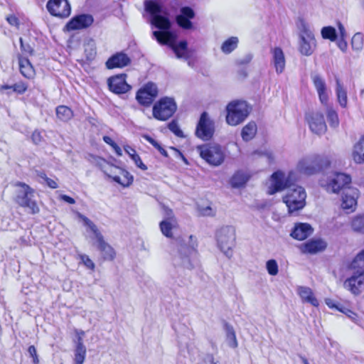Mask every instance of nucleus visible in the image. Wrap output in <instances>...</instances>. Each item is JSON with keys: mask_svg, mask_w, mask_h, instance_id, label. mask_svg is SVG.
Listing matches in <instances>:
<instances>
[{"mask_svg": "<svg viewBox=\"0 0 364 364\" xmlns=\"http://www.w3.org/2000/svg\"><path fill=\"white\" fill-rule=\"evenodd\" d=\"M14 186L18 188L13 198L18 207L24 209L28 214L33 215L39 214L41 208L35 199L36 190L21 181H16Z\"/></svg>", "mask_w": 364, "mask_h": 364, "instance_id": "f257e3e1", "label": "nucleus"}, {"mask_svg": "<svg viewBox=\"0 0 364 364\" xmlns=\"http://www.w3.org/2000/svg\"><path fill=\"white\" fill-rule=\"evenodd\" d=\"M97 166L106 177L124 188L130 186L134 182V176L127 170L109 163L105 159L99 158Z\"/></svg>", "mask_w": 364, "mask_h": 364, "instance_id": "f03ea898", "label": "nucleus"}, {"mask_svg": "<svg viewBox=\"0 0 364 364\" xmlns=\"http://www.w3.org/2000/svg\"><path fill=\"white\" fill-rule=\"evenodd\" d=\"M350 266L351 269L361 272L346 279L343 286L353 294L359 295L364 291V249L355 257Z\"/></svg>", "mask_w": 364, "mask_h": 364, "instance_id": "7ed1b4c3", "label": "nucleus"}, {"mask_svg": "<svg viewBox=\"0 0 364 364\" xmlns=\"http://www.w3.org/2000/svg\"><path fill=\"white\" fill-rule=\"evenodd\" d=\"M269 180L270 184L267 187V194L272 196L294 186L297 181V177L293 171L286 174L284 171L277 170L272 173Z\"/></svg>", "mask_w": 364, "mask_h": 364, "instance_id": "20e7f679", "label": "nucleus"}, {"mask_svg": "<svg viewBox=\"0 0 364 364\" xmlns=\"http://www.w3.org/2000/svg\"><path fill=\"white\" fill-rule=\"evenodd\" d=\"M251 107L243 100H232L226 106V122L230 126H237L243 122L251 112Z\"/></svg>", "mask_w": 364, "mask_h": 364, "instance_id": "39448f33", "label": "nucleus"}, {"mask_svg": "<svg viewBox=\"0 0 364 364\" xmlns=\"http://www.w3.org/2000/svg\"><path fill=\"white\" fill-rule=\"evenodd\" d=\"M331 161L327 157L319 155L306 156L297 164V171L303 175L311 176L329 167Z\"/></svg>", "mask_w": 364, "mask_h": 364, "instance_id": "423d86ee", "label": "nucleus"}, {"mask_svg": "<svg viewBox=\"0 0 364 364\" xmlns=\"http://www.w3.org/2000/svg\"><path fill=\"white\" fill-rule=\"evenodd\" d=\"M306 193L304 188L295 185L290 188L287 194L282 197V201L287 207L288 213L292 214L306 205Z\"/></svg>", "mask_w": 364, "mask_h": 364, "instance_id": "0eeeda50", "label": "nucleus"}, {"mask_svg": "<svg viewBox=\"0 0 364 364\" xmlns=\"http://www.w3.org/2000/svg\"><path fill=\"white\" fill-rule=\"evenodd\" d=\"M177 110V105L173 98L161 97L152 107V115L159 121H166L173 116Z\"/></svg>", "mask_w": 364, "mask_h": 364, "instance_id": "6e6552de", "label": "nucleus"}, {"mask_svg": "<svg viewBox=\"0 0 364 364\" xmlns=\"http://www.w3.org/2000/svg\"><path fill=\"white\" fill-rule=\"evenodd\" d=\"M197 151L200 156L211 166H218L223 163L225 154L218 144H205L198 145Z\"/></svg>", "mask_w": 364, "mask_h": 364, "instance_id": "1a4fd4ad", "label": "nucleus"}, {"mask_svg": "<svg viewBox=\"0 0 364 364\" xmlns=\"http://www.w3.org/2000/svg\"><path fill=\"white\" fill-rule=\"evenodd\" d=\"M215 132V122L208 112H202L196 127V136L205 141H209L213 137Z\"/></svg>", "mask_w": 364, "mask_h": 364, "instance_id": "9d476101", "label": "nucleus"}, {"mask_svg": "<svg viewBox=\"0 0 364 364\" xmlns=\"http://www.w3.org/2000/svg\"><path fill=\"white\" fill-rule=\"evenodd\" d=\"M157 86L152 82H149L139 88L136 93L138 103L144 107H150L158 95Z\"/></svg>", "mask_w": 364, "mask_h": 364, "instance_id": "9b49d317", "label": "nucleus"}, {"mask_svg": "<svg viewBox=\"0 0 364 364\" xmlns=\"http://www.w3.org/2000/svg\"><path fill=\"white\" fill-rule=\"evenodd\" d=\"M126 73L116 74L107 80L108 90L113 94L120 95L129 92L132 87L127 81Z\"/></svg>", "mask_w": 364, "mask_h": 364, "instance_id": "f8f14e48", "label": "nucleus"}, {"mask_svg": "<svg viewBox=\"0 0 364 364\" xmlns=\"http://www.w3.org/2000/svg\"><path fill=\"white\" fill-rule=\"evenodd\" d=\"M216 238L220 249L225 252L232 248L235 243V230L232 226H224L216 232Z\"/></svg>", "mask_w": 364, "mask_h": 364, "instance_id": "ddd939ff", "label": "nucleus"}, {"mask_svg": "<svg viewBox=\"0 0 364 364\" xmlns=\"http://www.w3.org/2000/svg\"><path fill=\"white\" fill-rule=\"evenodd\" d=\"M46 9L50 16L62 19L68 18L71 14L68 0H48Z\"/></svg>", "mask_w": 364, "mask_h": 364, "instance_id": "4468645a", "label": "nucleus"}, {"mask_svg": "<svg viewBox=\"0 0 364 364\" xmlns=\"http://www.w3.org/2000/svg\"><path fill=\"white\" fill-rule=\"evenodd\" d=\"M305 119L312 132L321 134L326 132L327 127L321 112H309L306 113Z\"/></svg>", "mask_w": 364, "mask_h": 364, "instance_id": "2eb2a0df", "label": "nucleus"}, {"mask_svg": "<svg viewBox=\"0 0 364 364\" xmlns=\"http://www.w3.org/2000/svg\"><path fill=\"white\" fill-rule=\"evenodd\" d=\"M94 23V18L91 14H82L71 18L65 24V28L68 31L86 29Z\"/></svg>", "mask_w": 364, "mask_h": 364, "instance_id": "dca6fc26", "label": "nucleus"}, {"mask_svg": "<svg viewBox=\"0 0 364 364\" xmlns=\"http://www.w3.org/2000/svg\"><path fill=\"white\" fill-rule=\"evenodd\" d=\"M316 46V39L314 33L309 29H304L300 36L299 52L304 55H311Z\"/></svg>", "mask_w": 364, "mask_h": 364, "instance_id": "f3484780", "label": "nucleus"}, {"mask_svg": "<svg viewBox=\"0 0 364 364\" xmlns=\"http://www.w3.org/2000/svg\"><path fill=\"white\" fill-rule=\"evenodd\" d=\"M16 58L21 75L26 80H34L36 75V69L28 58L19 53L16 55Z\"/></svg>", "mask_w": 364, "mask_h": 364, "instance_id": "a211bd4d", "label": "nucleus"}, {"mask_svg": "<svg viewBox=\"0 0 364 364\" xmlns=\"http://www.w3.org/2000/svg\"><path fill=\"white\" fill-rule=\"evenodd\" d=\"M350 183L351 178L349 175L336 173L328 183V189H331L333 193H338L343 189L348 188Z\"/></svg>", "mask_w": 364, "mask_h": 364, "instance_id": "6ab92c4d", "label": "nucleus"}, {"mask_svg": "<svg viewBox=\"0 0 364 364\" xmlns=\"http://www.w3.org/2000/svg\"><path fill=\"white\" fill-rule=\"evenodd\" d=\"M326 242L320 238H313L302 243L299 246L301 252L304 254L315 255L326 250Z\"/></svg>", "mask_w": 364, "mask_h": 364, "instance_id": "aec40b11", "label": "nucleus"}, {"mask_svg": "<svg viewBox=\"0 0 364 364\" xmlns=\"http://www.w3.org/2000/svg\"><path fill=\"white\" fill-rule=\"evenodd\" d=\"M196 16L195 11L190 6H183L181 9V14L176 17V22L183 29L189 30L193 28L191 19Z\"/></svg>", "mask_w": 364, "mask_h": 364, "instance_id": "412c9836", "label": "nucleus"}, {"mask_svg": "<svg viewBox=\"0 0 364 364\" xmlns=\"http://www.w3.org/2000/svg\"><path fill=\"white\" fill-rule=\"evenodd\" d=\"M131 63L130 58L123 52H117L111 55L105 63V66L109 70L123 68Z\"/></svg>", "mask_w": 364, "mask_h": 364, "instance_id": "4be33fe9", "label": "nucleus"}, {"mask_svg": "<svg viewBox=\"0 0 364 364\" xmlns=\"http://www.w3.org/2000/svg\"><path fill=\"white\" fill-rule=\"evenodd\" d=\"M166 219L162 220L160 224V230L162 234L168 238H172L173 234L172 230L177 227V220L171 209H166Z\"/></svg>", "mask_w": 364, "mask_h": 364, "instance_id": "5701e85b", "label": "nucleus"}, {"mask_svg": "<svg viewBox=\"0 0 364 364\" xmlns=\"http://www.w3.org/2000/svg\"><path fill=\"white\" fill-rule=\"evenodd\" d=\"M313 232L314 229L310 224L298 223L294 225L290 235L296 240L302 241L311 236Z\"/></svg>", "mask_w": 364, "mask_h": 364, "instance_id": "b1692460", "label": "nucleus"}, {"mask_svg": "<svg viewBox=\"0 0 364 364\" xmlns=\"http://www.w3.org/2000/svg\"><path fill=\"white\" fill-rule=\"evenodd\" d=\"M77 334V342L76 343L74 353V364H83L86 357V348L83 344L82 336L85 335L83 331H76Z\"/></svg>", "mask_w": 364, "mask_h": 364, "instance_id": "393cba45", "label": "nucleus"}, {"mask_svg": "<svg viewBox=\"0 0 364 364\" xmlns=\"http://www.w3.org/2000/svg\"><path fill=\"white\" fill-rule=\"evenodd\" d=\"M97 243V249L101 253V259L103 262H112L117 257L115 250L109 243H107L105 239H101V240Z\"/></svg>", "mask_w": 364, "mask_h": 364, "instance_id": "a878e982", "label": "nucleus"}, {"mask_svg": "<svg viewBox=\"0 0 364 364\" xmlns=\"http://www.w3.org/2000/svg\"><path fill=\"white\" fill-rule=\"evenodd\" d=\"M312 81L317 90L321 103L324 106H328L329 97L324 80L319 75H315Z\"/></svg>", "mask_w": 364, "mask_h": 364, "instance_id": "bb28decb", "label": "nucleus"}, {"mask_svg": "<svg viewBox=\"0 0 364 364\" xmlns=\"http://www.w3.org/2000/svg\"><path fill=\"white\" fill-rule=\"evenodd\" d=\"M272 63L277 73H282L285 68V56L280 47H275L272 49Z\"/></svg>", "mask_w": 364, "mask_h": 364, "instance_id": "cd10ccee", "label": "nucleus"}, {"mask_svg": "<svg viewBox=\"0 0 364 364\" xmlns=\"http://www.w3.org/2000/svg\"><path fill=\"white\" fill-rule=\"evenodd\" d=\"M156 41L161 45H166L169 47L176 41V35L169 30L155 31L153 32Z\"/></svg>", "mask_w": 364, "mask_h": 364, "instance_id": "c85d7f7f", "label": "nucleus"}, {"mask_svg": "<svg viewBox=\"0 0 364 364\" xmlns=\"http://www.w3.org/2000/svg\"><path fill=\"white\" fill-rule=\"evenodd\" d=\"M251 178V174L243 170L236 171L230 178V184L233 188L244 187Z\"/></svg>", "mask_w": 364, "mask_h": 364, "instance_id": "c756f323", "label": "nucleus"}, {"mask_svg": "<svg viewBox=\"0 0 364 364\" xmlns=\"http://www.w3.org/2000/svg\"><path fill=\"white\" fill-rule=\"evenodd\" d=\"M353 191V194L343 192L342 196L341 208L348 213L355 211L357 206V198L354 196L355 191Z\"/></svg>", "mask_w": 364, "mask_h": 364, "instance_id": "7c9ffc66", "label": "nucleus"}, {"mask_svg": "<svg viewBox=\"0 0 364 364\" xmlns=\"http://www.w3.org/2000/svg\"><path fill=\"white\" fill-rule=\"evenodd\" d=\"M298 294L304 302L309 303L315 307L318 306L319 302L309 287H300L298 289Z\"/></svg>", "mask_w": 364, "mask_h": 364, "instance_id": "2f4dec72", "label": "nucleus"}, {"mask_svg": "<svg viewBox=\"0 0 364 364\" xmlns=\"http://www.w3.org/2000/svg\"><path fill=\"white\" fill-rule=\"evenodd\" d=\"M123 149L125 153L134 161L136 166H137L142 171H146L148 169L147 166L143 163L140 156L136 153L134 147L131 146L129 144H125L123 146Z\"/></svg>", "mask_w": 364, "mask_h": 364, "instance_id": "473e14b6", "label": "nucleus"}, {"mask_svg": "<svg viewBox=\"0 0 364 364\" xmlns=\"http://www.w3.org/2000/svg\"><path fill=\"white\" fill-rule=\"evenodd\" d=\"M352 158L356 164H364V134L354 145Z\"/></svg>", "mask_w": 364, "mask_h": 364, "instance_id": "72a5a7b5", "label": "nucleus"}, {"mask_svg": "<svg viewBox=\"0 0 364 364\" xmlns=\"http://www.w3.org/2000/svg\"><path fill=\"white\" fill-rule=\"evenodd\" d=\"M336 94L338 102L342 107L346 108L348 104L347 91L339 77H336Z\"/></svg>", "mask_w": 364, "mask_h": 364, "instance_id": "f704fd0d", "label": "nucleus"}, {"mask_svg": "<svg viewBox=\"0 0 364 364\" xmlns=\"http://www.w3.org/2000/svg\"><path fill=\"white\" fill-rule=\"evenodd\" d=\"M57 118L63 122H68L74 117L73 110L66 105H58L55 108Z\"/></svg>", "mask_w": 364, "mask_h": 364, "instance_id": "c9c22d12", "label": "nucleus"}, {"mask_svg": "<svg viewBox=\"0 0 364 364\" xmlns=\"http://www.w3.org/2000/svg\"><path fill=\"white\" fill-rule=\"evenodd\" d=\"M174 52L178 58L187 59L188 55V43L186 40H183L176 43L174 42L170 47Z\"/></svg>", "mask_w": 364, "mask_h": 364, "instance_id": "e433bc0d", "label": "nucleus"}, {"mask_svg": "<svg viewBox=\"0 0 364 364\" xmlns=\"http://www.w3.org/2000/svg\"><path fill=\"white\" fill-rule=\"evenodd\" d=\"M257 127L255 122L251 121L244 126L241 131V136L245 141L252 140L256 135Z\"/></svg>", "mask_w": 364, "mask_h": 364, "instance_id": "4c0bfd02", "label": "nucleus"}, {"mask_svg": "<svg viewBox=\"0 0 364 364\" xmlns=\"http://www.w3.org/2000/svg\"><path fill=\"white\" fill-rule=\"evenodd\" d=\"M151 23L160 31L170 30L171 23L168 17L159 15L155 16L151 19Z\"/></svg>", "mask_w": 364, "mask_h": 364, "instance_id": "58836bf2", "label": "nucleus"}, {"mask_svg": "<svg viewBox=\"0 0 364 364\" xmlns=\"http://www.w3.org/2000/svg\"><path fill=\"white\" fill-rule=\"evenodd\" d=\"M239 40L237 37L231 36L225 40L221 45V50L225 54L232 53L238 46Z\"/></svg>", "mask_w": 364, "mask_h": 364, "instance_id": "ea45409f", "label": "nucleus"}, {"mask_svg": "<svg viewBox=\"0 0 364 364\" xmlns=\"http://www.w3.org/2000/svg\"><path fill=\"white\" fill-rule=\"evenodd\" d=\"M223 327L226 332V337L229 341L230 346L232 348H236L238 346V343L233 327L227 322L224 323Z\"/></svg>", "mask_w": 364, "mask_h": 364, "instance_id": "a19ab883", "label": "nucleus"}, {"mask_svg": "<svg viewBox=\"0 0 364 364\" xmlns=\"http://www.w3.org/2000/svg\"><path fill=\"white\" fill-rule=\"evenodd\" d=\"M144 6L146 11L151 15L152 18L155 16H159L162 11L161 4L152 0L145 1Z\"/></svg>", "mask_w": 364, "mask_h": 364, "instance_id": "79ce46f5", "label": "nucleus"}, {"mask_svg": "<svg viewBox=\"0 0 364 364\" xmlns=\"http://www.w3.org/2000/svg\"><path fill=\"white\" fill-rule=\"evenodd\" d=\"M350 226L353 231L364 233V215H358L353 217Z\"/></svg>", "mask_w": 364, "mask_h": 364, "instance_id": "37998d69", "label": "nucleus"}, {"mask_svg": "<svg viewBox=\"0 0 364 364\" xmlns=\"http://www.w3.org/2000/svg\"><path fill=\"white\" fill-rule=\"evenodd\" d=\"M327 120L331 127L336 128L339 125V119L337 112L331 107L326 110Z\"/></svg>", "mask_w": 364, "mask_h": 364, "instance_id": "c03bdc74", "label": "nucleus"}, {"mask_svg": "<svg viewBox=\"0 0 364 364\" xmlns=\"http://www.w3.org/2000/svg\"><path fill=\"white\" fill-rule=\"evenodd\" d=\"M20 42V48L21 53L20 54H23L24 56H33L35 54V50L33 45H31L28 43H26L22 38L19 39Z\"/></svg>", "mask_w": 364, "mask_h": 364, "instance_id": "a18cd8bd", "label": "nucleus"}, {"mask_svg": "<svg viewBox=\"0 0 364 364\" xmlns=\"http://www.w3.org/2000/svg\"><path fill=\"white\" fill-rule=\"evenodd\" d=\"M321 36L324 39L335 41L337 38L336 29L332 26H325L321 29Z\"/></svg>", "mask_w": 364, "mask_h": 364, "instance_id": "49530a36", "label": "nucleus"}, {"mask_svg": "<svg viewBox=\"0 0 364 364\" xmlns=\"http://www.w3.org/2000/svg\"><path fill=\"white\" fill-rule=\"evenodd\" d=\"M363 36L360 33H356L351 39V46L353 50H360L363 48Z\"/></svg>", "mask_w": 364, "mask_h": 364, "instance_id": "de8ad7c7", "label": "nucleus"}, {"mask_svg": "<svg viewBox=\"0 0 364 364\" xmlns=\"http://www.w3.org/2000/svg\"><path fill=\"white\" fill-rule=\"evenodd\" d=\"M102 139L105 143L112 147L117 156L119 157L122 156L123 153L122 149L110 136L105 135L103 136Z\"/></svg>", "mask_w": 364, "mask_h": 364, "instance_id": "09e8293b", "label": "nucleus"}, {"mask_svg": "<svg viewBox=\"0 0 364 364\" xmlns=\"http://www.w3.org/2000/svg\"><path fill=\"white\" fill-rule=\"evenodd\" d=\"M144 138L155 149H156L162 156L166 157L168 156V153L166 149L157 141H156L149 135H145Z\"/></svg>", "mask_w": 364, "mask_h": 364, "instance_id": "8fccbe9b", "label": "nucleus"}, {"mask_svg": "<svg viewBox=\"0 0 364 364\" xmlns=\"http://www.w3.org/2000/svg\"><path fill=\"white\" fill-rule=\"evenodd\" d=\"M78 258L80 259L81 262L84 264V266L91 270L94 271L95 269V264L93 261L90 258V257L85 254L79 255Z\"/></svg>", "mask_w": 364, "mask_h": 364, "instance_id": "3c124183", "label": "nucleus"}, {"mask_svg": "<svg viewBox=\"0 0 364 364\" xmlns=\"http://www.w3.org/2000/svg\"><path fill=\"white\" fill-rule=\"evenodd\" d=\"M266 267L269 274L275 276L278 274V264L275 259H272L268 260L266 264Z\"/></svg>", "mask_w": 364, "mask_h": 364, "instance_id": "603ef678", "label": "nucleus"}, {"mask_svg": "<svg viewBox=\"0 0 364 364\" xmlns=\"http://www.w3.org/2000/svg\"><path fill=\"white\" fill-rule=\"evenodd\" d=\"M28 84L22 80L13 85V92L18 95H23L28 90Z\"/></svg>", "mask_w": 364, "mask_h": 364, "instance_id": "864d4df0", "label": "nucleus"}, {"mask_svg": "<svg viewBox=\"0 0 364 364\" xmlns=\"http://www.w3.org/2000/svg\"><path fill=\"white\" fill-rule=\"evenodd\" d=\"M168 129L173 132L176 136L178 137H183V133L182 130L180 129L178 124L176 120H172L168 124Z\"/></svg>", "mask_w": 364, "mask_h": 364, "instance_id": "5fc2aeb1", "label": "nucleus"}, {"mask_svg": "<svg viewBox=\"0 0 364 364\" xmlns=\"http://www.w3.org/2000/svg\"><path fill=\"white\" fill-rule=\"evenodd\" d=\"M31 138L32 142L36 145L40 144L43 141L41 132L38 129H36L32 132Z\"/></svg>", "mask_w": 364, "mask_h": 364, "instance_id": "6e6d98bb", "label": "nucleus"}, {"mask_svg": "<svg viewBox=\"0 0 364 364\" xmlns=\"http://www.w3.org/2000/svg\"><path fill=\"white\" fill-rule=\"evenodd\" d=\"M6 20L10 26H14L17 28H19L20 21L19 18L16 15L9 14L6 17Z\"/></svg>", "mask_w": 364, "mask_h": 364, "instance_id": "4d7b16f0", "label": "nucleus"}, {"mask_svg": "<svg viewBox=\"0 0 364 364\" xmlns=\"http://www.w3.org/2000/svg\"><path fill=\"white\" fill-rule=\"evenodd\" d=\"M28 352L30 356L32 358L33 364H39V358L37 354L36 348L34 346H30L28 348Z\"/></svg>", "mask_w": 364, "mask_h": 364, "instance_id": "13d9d810", "label": "nucleus"}, {"mask_svg": "<svg viewBox=\"0 0 364 364\" xmlns=\"http://www.w3.org/2000/svg\"><path fill=\"white\" fill-rule=\"evenodd\" d=\"M89 228L91 230V231L95 235V237L97 242H100L101 240V239L102 240L105 239L104 236L99 231V230L97 229V226L94 223H92L90 225Z\"/></svg>", "mask_w": 364, "mask_h": 364, "instance_id": "bf43d9fd", "label": "nucleus"}, {"mask_svg": "<svg viewBox=\"0 0 364 364\" xmlns=\"http://www.w3.org/2000/svg\"><path fill=\"white\" fill-rule=\"evenodd\" d=\"M89 228L91 230V231L95 235V237L97 242H100L101 240V239L102 240L105 239L104 236L99 231V230L97 229V226L94 223H92L90 225Z\"/></svg>", "mask_w": 364, "mask_h": 364, "instance_id": "052dcab7", "label": "nucleus"}, {"mask_svg": "<svg viewBox=\"0 0 364 364\" xmlns=\"http://www.w3.org/2000/svg\"><path fill=\"white\" fill-rule=\"evenodd\" d=\"M337 46L343 52H345L348 48V43L346 41V38H339L337 41Z\"/></svg>", "mask_w": 364, "mask_h": 364, "instance_id": "680f3d73", "label": "nucleus"}, {"mask_svg": "<svg viewBox=\"0 0 364 364\" xmlns=\"http://www.w3.org/2000/svg\"><path fill=\"white\" fill-rule=\"evenodd\" d=\"M45 183L47 185V186L52 189H56L58 187V183L55 180L50 178L48 177L46 178Z\"/></svg>", "mask_w": 364, "mask_h": 364, "instance_id": "e2e57ef3", "label": "nucleus"}, {"mask_svg": "<svg viewBox=\"0 0 364 364\" xmlns=\"http://www.w3.org/2000/svg\"><path fill=\"white\" fill-rule=\"evenodd\" d=\"M340 38H346V31L343 25L338 22L337 24Z\"/></svg>", "mask_w": 364, "mask_h": 364, "instance_id": "0e129e2a", "label": "nucleus"}, {"mask_svg": "<svg viewBox=\"0 0 364 364\" xmlns=\"http://www.w3.org/2000/svg\"><path fill=\"white\" fill-rule=\"evenodd\" d=\"M60 198H61L63 201H65V202H66V203H69V204L73 205V204H75V199H74L73 198H72V197H70V196H68V195H62V196H60Z\"/></svg>", "mask_w": 364, "mask_h": 364, "instance_id": "69168bd1", "label": "nucleus"}, {"mask_svg": "<svg viewBox=\"0 0 364 364\" xmlns=\"http://www.w3.org/2000/svg\"><path fill=\"white\" fill-rule=\"evenodd\" d=\"M7 90H13V85H9L4 84V85H1L0 86V91Z\"/></svg>", "mask_w": 364, "mask_h": 364, "instance_id": "338daca9", "label": "nucleus"}, {"mask_svg": "<svg viewBox=\"0 0 364 364\" xmlns=\"http://www.w3.org/2000/svg\"><path fill=\"white\" fill-rule=\"evenodd\" d=\"M37 176L42 178L44 181L46 180V178H48L46 173L44 171H38Z\"/></svg>", "mask_w": 364, "mask_h": 364, "instance_id": "774afa93", "label": "nucleus"}]
</instances>
